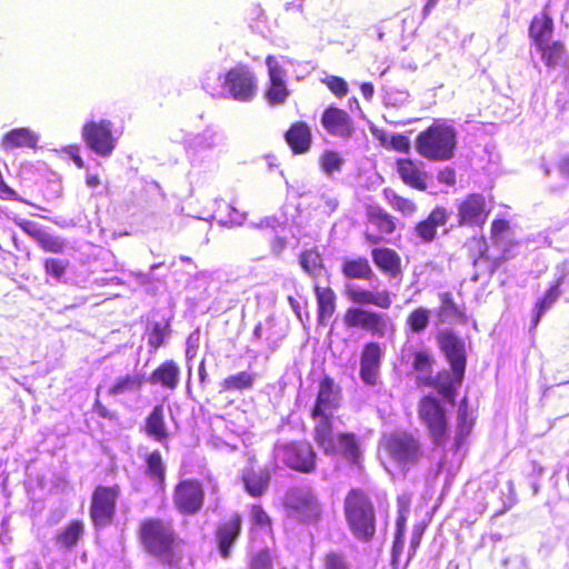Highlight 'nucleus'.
<instances>
[{"instance_id": "obj_1", "label": "nucleus", "mask_w": 569, "mask_h": 569, "mask_svg": "<svg viewBox=\"0 0 569 569\" xmlns=\"http://www.w3.org/2000/svg\"><path fill=\"white\" fill-rule=\"evenodd\" d=\"M436 341L449 369H441L436 375L423 377L422 387L433 388L439 396L453 405L466 376L468 357L466 342L451 328L440 330Z\"/></svg>"}, {"instance_id": "obj_2", "label": "nucleus", "mask_w": 569, "mask_h": 569, "mask_svg": "<svg viewBox=\"0 0 569 569\" xmlns=\"http://www.w3.org/2000/svg\"><path fill=\"white\" fill-rule=\"evenodd\" d=\"M136 536L147 556L164 567L173 569L180 567L183 559L181 547L184 540L172 520L146 517L139 522Z\"/></svg>"}, {"instance_id": "obj_3", "label": "nucleus", "mask_w": 569, "mask_h": 569, "mask_svg": "<svg viewBox=\"0 0 569 569\" xmlns=\"http://www.w3.org/2000/svg\"><path fill=\"white\" fill-rule=\"evenodd\" d=\"M342 388L330 375L325 373L318 381L315 401L309 417L316 421L312 437L315 442L328 446L331 428L335 426L333 411L341 406Z\"/></svg>"}, {"instance_id": "obj_4", "label": "nucleus", "mask_w": 569, "mask_h": 569, "mask_svg": "<svg viewBox=\"0 0 569 569\" xmlns=\"http://www.w3.org/2000/svg\"><path fill=\"white\" fill-rule=\"evenodd\" d=\"M415 147L418 154L428 161H450L457 152L458 132L451 124L435 121L417 134Z\"/></svg>"}, {"instance_id": "obj_5", "label": "nucleus", "mask_w": 569, "mask_h": 569, "mask_svg": "<svg viewBox=\"0 0 569 569\" xmlns=\"http://www.w3.org/2000/svg\"><path fill=\"white\" fill-rule=\"evenodd\" d=\"M343 513L352 535L369 541L376 533V510L369 493L362 488H351L343 499Z\"/></svg>"}, {"instance_id": "obj_6", "label": "nucleus", "mask_w": 569, "mask_h": 569, "mask_svg": "<svg viewBox=\"0 0 569 569\" xmlns=\"http://www.w3.org/2000/svg\"><path fill=\"white\" fill-rule=\"evenodd\" d=\"M380 446L392 461L403 468L418 465L423 457L420 440L412 432L407 430L392 431L383 435Z\"/></svg>"}, {"instance_id": "obj_7", "label": "nucleus", "mask_w": 569, "mask_h": 569, "mask_svg": "<svg viewBox=\"0 0 569 569\" xmlns=\"http://www.w3.org/2000/svg\"><path fill=\"white\" fill-rule=\"evenodd\" d=\"M417 412L435 446H445L449 439V420L441 400L433 393L419 398Z\"/></svg>"}, {"instance_id": "obj_8", "label": "nucleus", "mask_w": 569, "mask_h": 569, "mask_svg": "<svg viewBox=\"0 0 569 569\" xmlns=\"http://www.w3.org/2000/svg\"><path fill=\"white\" fill-rule=\"evenodd\" d=\"M343 323L348 328L361 329L377 338L393 337L396 323L389 315L363 307H349L343 315Z\"/></svg>"}, {"instance_id": "obj_9", "label": "nucleus", "mask_w": 569, "mask_h": 569, "mask_svg": "<svg viewBox=\"0 0 569 569\" xmlns=\"http://www.w3.org/2000/svg\"><path fill=\"white\" fill-rule=\"evenodd\" d=\"M274 450L277 458L290 470L307 475L317 470L318 455L307 440L280 443Z\"/></svg>"}, {"instance_id": "obj_10", "label": "nucleus", "mask_w": 569, "mask_h": 569, "mask_svg": "<svg viewBox=\"0 0 569 569\" xmlns=\"http://www.w3.org/2000/svg\"><path fill=\"white\" fill-rule=\"evenodd\" d=\"M121 495V488L114 483L112 486L98 485L91 493L89 517L96 529H102L110 526L116 518L117 502Z\"/></svg>"}, {"instance_id": "obj_11", "label": "nucleus", "mask_w": 569, "mask_h": 569, "mask_svg": "<svg viewBox=\"0 0 569 569\" xmlns=\"http://www.w3.org/2000/svg\"><path fill=\"white\" fill-rule=\"evenodd\" d=\"M284 509L301 522H317L322 516L321 503L310 488L292 487L283 498Z\"/></svg>"}, {"instance_id": "obj_12", "label": "nucleus", "mask_w": 569, "mask_h": 569, "mask_svg": "<svg viewBox=\"0 0 569 569\" xmlns=\"http://www.w3.org/2000/svg\"><path fill=\"white\" fill-rule=\"evenodd\" d=\"M204 488L198 479H182L173 488L172 502L177 512L182 516L199 513L204 506Z\"/></svg>"}, {"instance_id": "obj_13", "label": "nucleus", "mask_w": 569, "mask_h": 569, "mask_svg": "<svg viewBox=\"0 0 569 569\" xmlns=\"http://www.w3.org/2000/svg\"><path fill=\"white\" fill-rule=\"evenodd\" d=\"M229 96L241 102H249L257 96V80L246 64H237L220 76Z\"/></svg>"}, {"instance_id": "obj_14", "label": "nucleus", "mask_w": 569, "mask_h": 569, "mask_svg": "<svg viewBox=\"0 0 569 569\" xmlns=\"http://www.w3.org/2000/svg\"><path fill=\"white\" fill-rule=\"evenodd\" d=\"M326 456L339 455L350 466L362 469V449L359 438L351 431H342L335 435V426L331 428L330 443L328 446L316 442Z\"/></svg>"}, {"instance_id": "obj_15", "label": "nucleus", "mask_w": 569, "mask_h": 569, "mask_svg": "<svg viewBox=\"0 0 569 569\" xmlns=\"http://www.w3.org/2000/svg\"><path fill=\"white\" fill-rule=\"evenodd\" d=\"M110 120L88 121L81 129V138L84 143L98 156L109 157L117 146V138L112 132Z\"/></svg>"}, {"instance_id": "obj_16", "label": "nucleus", "mask_w": 569, "mask_h": 569, "mask_svg": "<svg viewBox=\"0 0 569 569\" xmlns=\"http://www.w3.org/2000/svg\"><path fill=\"white\" fill-rule=\"evenodd\" d=\"M366 220L368 227L363 237L370 244L386 242L388 237L397 230L396 218L379 206H366Z\"/></svg>"}, {"instance_id": "obj_17", "label": "nucleus", "mask_w": 569, "mask_h": 569, "mask_svg": "<svg viewBox=\"0 0 569 569\" xmlns=\"http://www.w3.org/2000/svg\"><path fill=\"white\" fill-rule=\"evenodd\" d=\"M383 356V347L379 341L369 340L363 343L359 357V377L365 385L375 387L379 383Z\"/></svg>"}, {"instance_id": "obj_18", "label": "nucleus", "mask_w": 569, "mask_h": 569, "mask_svg": "<svg viewBox=\"0 0 569 569\" xmlns=\"http://www.w3.org/2000/svg\"><path fill=\"white\" fill-rule=\"evenodd\" d=\"M458 224L460 227H481L490 213L486 197L480 192L467 194L457 206Z\"/></svg>"}, {"instance_id": "obj_19", "label": "nucleus", "mask_w": 569, "mask_h": 569, "mask_svg": "<svg viewBox=\"0 0 569 569\" xmlns=\"http://www.w3.org/2000/svg\"><path fill=\"white\" fill-rule=\"evenodd\" d=\"M326 132L332 137L348 140L356 133V124L351 114L335 104L327 106L320 118Z\"/></svg>"}, {"instance_id": "obj_20", "label": "nucleus", "mask_w": 569, "mask_h": 569, "mask_svg": "<svg viewBox=\"0 0 569 569\" xmlns=\"http://www.w3.org/2000/svg\"><path fill=\"white\" fill-rule=\"evenodd\" d=\"M266 66L269 82L264 90V99L272 107L283 104L290 97V90L286 83V70L272 54L266 57Z\"/></svg>"}, {"instance_id": "obj_21", "label": "nucleus", "mask_w": 569, "mask_h": 569, "mask_svg": "<svg viewBox=\"0 0 569 569\" xmlns=\"http://www.w3.org/2000/svg\"><path fill=\"white\" fill-rule=\"evenodd\" d=\"M242 531V517L239 512H233L228 519L220 521L214 531V539L218 543L219 553L223 559L231 555L233 545L239 539Z\"/></svg>"}, {"instance_id": "obj_22", "label": "nucleus", "mask_w": 569, "mask_h": 569, "mask_svg": "<svg viewBox=\"0 0 569 569\" xmlns=\"http://www.w3.org/2000/svg\"><path fill=\"white\" fill-rule=\"evenodd\" d=\"M449 218L446 207L435 206L425 219L415 223L413 233L422 243H431L437 239L438 228L446 227Z\"/></svg>"}, {"instance_id": "obj_23", "label": "nucleus", "mask_w": 569, "mask_h": 569, "mask_svg": "<svg viewBox=\"0 0 569 569\" xmlns=\"http://www.w3.org/2000/svg\"><path fill=\"white\" fill-rule=\"evenodd\" d=\"M345 293L356 307L375 306L380 309H389L392 305V295L388 290L373 291L360 286L346 287Z\"/></svg>"}, {"instance_id": "obj_24", "label": "nucleus", "mask_w": 569, "mask_h": 569, "mask_svg": "<svg viewBox=\"0 0 569 569\" xmlns=\"http://www.w3.org/2000/svg\"><path fill=\"white\" fill-rule=\"evenodd\" d=\"M256 459H250V465L242 471L241 480L246 492L252 498L262 497L270 485L271 475L268 468L257 467Z\"/></svg>"}, {"instance_id": "obj_25", "label": "nucleus", "mask_w": 569, "mask_h": 569, "mask_svg": "<svg viewBox=\"0 0 569 569\" xmlns=\"http://www.w3.org/2000/svg\"><path fill=\"white\" fill-rule=\"evenodd\" d=\"M396 170L401 181L418 191H426L428 188L427 172L420 162L411 158H399L396 161Z\"/></svg>"}, {"instance_id": "obj_26", "label": "nucleus", "mask_w": 569, "mask_h": 569, "mask_svg": "<svg viewBox=\"0 0 569 569\" xmlns=\"http://www.w3.org/2000/svg\"><path fill=\"white\" fill-rule=\"evenodd\" d=\"M371 259L375 266L390 279L402 276V261L400 254L389 247H375L371 249Z\"/></svg>"}, {"instance_id": "obj_27", "label": "nucleus", "mask_w": 569, "mask_h": 569, "mask_svg": "<svg viewBox=\"0 0 569 569\" xmlns=\"http://www.w3.org/2000/svg\"><path fill=\"white\" fill-rule=\"evenodd\" d=\"M144 433L156 442L167 445L170 440V431L166 423L164 408L162 403L156 405L144 419Z\"/></svg>"}, {"instance_id": "obj_28", "label": "nucleus", "mask_w": 569, "mask_h": 569, "mask_svg": "<svg viewBox=\"0 0 569 569\" xmlns=\"http://www.w3.org/2000/svg\"><path fill=\"white\" fill-rule=\"evenodd\" d=\"M284 140L293 154H303L311 148V129L305 121H295L284 132Z\"/></svg>"}, {"instance_id": "obj_29", "label": "nucleus", "mask_w": 569, "mask_h": 569, "mask_svg": "<svg viewBox=\"0 0 569 569\" xmlns=\"http://www.w3.org/2000/svg\"><path fill=\"white\" fill-rule=\"evenodd\" d=\"M181 369L172 359L162 361L149 376L152 385L160 386L166 390H176L180 383Z\"/></svg>"}, {"instance_id": "obj_30", "label": "nucleus", "mask_w": 569, "mask_h": 569, "mask_svg": "<svg viewBox=\"0 0 569 569\" xmlns=\"http://www.w3.org/2000/svg\"><path fill=\"white\" fill-rule=\"evenodd\" d=\"M340 271L348 280L371 281L375 277V271L369 260L363 256L343 258Z\"/></svg>"}, {"instance_id": "obj_31", "label": "nucleus", "mask_w": 569, "mask_h": 569, "mask_svg": "<svg viewBox=\"0 0 569 569\" xmlns=\"http://www.w3.org/2000/svg\"><path fill=\"white\" fill-rule=\"evenodd\" d=\"M2 149L10 150L13 148H38V134L30 128L19 127L7 131L0 140Z\"/></svg>"}, {"instance_id": "obj_32", "label": "nucleus", "mask_w": 569, "mask_h": 569, "mask_svg": "<svg viewBox=\"0 0 569 569\" xmlns=\"http://www.w3.org/2000/svg\"><path fill=\"white\" fill-rule=\"evenodd\" d=\"M313 292L317 301L318 322L326 325L336 312L337 295L331 287H321L317 282L313 284Z\"/></svg>"}, {"instance_id": "obj_33", "label": "nucleus", "mask_w": 569, "mask_h": 569, "mask_svg": "<svg viewBox=\"0 0 569 569\" xmlns=\"http://www.w3.org/2000/svg\"><path fill=\"white\" fill-rule=\"evenodd\" d=\"M86 527L82 520H70L53 538L54 543L64 549L72 550L84 537Z\"/></svg>"}, {"instance_id": "obj_34", "label": "nucleus", "mask_w": 569, "mask_h": 569, "mask_svg": "<svg viewBox=\"0 0 569 569\" xmlns=\"http://www.w3.org/2000/svg\"><path fill=\"white\" fill-rule=\"evenodd\" d=\"M410 358L411 369L416 372V382L418 386L422 387V378L432 376L436 358L432 351L427 347L415 349L410 353Z\"/></svg>"}, {"instance_id": "obj_35", "label": "nucleus", "mask_w": 569, "mask_h": 569, "mask_svg": "<svg viewBox=\"0 0 569 569\" xmlns=\"http://www.w3.org/2000/svg\"><path fill=\"white\" fill-rule=\"evenodd\" d=\"M553 20L546 12L535 16L529 24L528 33L531 42L535 46L543 44L546 41H550L553 33Z\"/></svg>"}, {"instance_id": "obj_36", "label": "nucleus", "mask_w": 569, "mask_h": 569, "mask_svg": "<svg viewBox=\"0 0 569 569\" xmlns=\"http://www.w3.org/2000/svg\"><path fill=\"white\" fill-rule=\"evenodd\" d=\"M144 473L163 492L166 490V465L159 450H153L144 458Z\"/></svg>"}, {"instance_id": "obj_37", "label": "nucleus", "mask_w": 569, "mask_h": 569, "mask_svg": "<svg viewBox=\"0 0 569 569\" xmlns=\"http://www.w3.org/2000/svg\"><path fill=\"white\" fill-rule=\"evenodd\" d=\"M257 376L251 371H238L227 376L220 382L221 391L224 392H242L253 388Z\"/></svg>"}, {"instance_id": "obj_38", "label": "nucleus", "mask_w": 569, "mask_h": 569, "mask_svg": "<svg viewBox=\"0 0 569 569\" xmlns=\"http://www.w3.org/2000/svg\"><path fill=\"white\" fill-rule=\"evenodd\" d=\"M144 376L141 373L126 375L116 380L108 389L109 396H119L126 392H137L144 385Z\"/></svg>"}, {"instance_id": "obj_39", "label": "nucleus", "mask_w": 569, "mask_h": 569, "mask_svg": "<svg viewBox=\"0 0 569 569\" xmlns=\"http://www.w3.org/2000/svg\"><path fill=\"white\" fill-rule=\"evenodd\" d=\"M536 48L540 52L542 62L548 68H555L566 53L565 44L560 40L546 41L543 44L536 46Z\"/></svg>"}, {"instance_id": "obj_40", "label": "nucleus", "mask_w": 569, "mask_h": 569, "mask_svg": "<svg viewBox=\"0 0 569 569\" xmlns=\"http://www.w3.org/2000/svg\"><path fill=\"white\" fill-rule=\"evenodd\" d=\"M430 318L431 311L425 306H418L408 312L405 323L412 333H421L429 327Z\"/></svg>"}, {"instance_id": "obj_41", "label": "nucleus", "mask_w": 569, "mask_h": 569, "mask_svg": "<svg viewBox=\"0 0 569 569\" xmlns=\"http://www.w3.org/2000/svg\"><path fill=\"white\" fill-rule=\"evenodd\" d=\"M382 193L391 208L400 212L403 217H411L417 212L418 207L410 198L400 196L390 188H385Z\"/></svg>"}, {"instance_id": "obj_42", "label": "nucleus", "mask_w": 569, "mask_h": 569, "mask_svg": "<svg viewBox=\"0 0 569 569\" xmlns=\"http://www.w3.org/2000/svg\"><path fill=\"white\" fill-rule=\"evenodd\" d=\"M301 268L312 278H318L325 269L323 259L318 249H307L299 254Z\"/></svg>"}, {"instance_id": "obj_43", "label": "nucleus", "mask_w": 569, "mask_h": 569, "mask_svg": "<svg viewBox=\"0 0 569 569\" xmlns=\"http://www.w3.org/2000/svg\"><path fill=\"white\" fill-rule=\"evenodd\" d=\"M473 428V419L469 417L468 403L465 398L457 410V435L456 445L460 447Z\"/></svg>"}, {"instance_id": "obj_44", "label": "nucleus", "mask_w": 569, "mask_h": 569, "mask_svg": "<svg viewBox=\"0 0 569 569\" xmlns=\"http://www.w3.org/2000/svg\"><path fill=\"white\" fill-rule=\"evenodd\" d=\"M440 307L439 310L442 315L451 317L453 320L461 323L467 322V315L465 310L459 307L450 291H445L439 295Z\"/></svg>"}, {"instance_id": "obj_45", "label": "nucleus", "mask_w": 569, "mask_h": 569, "mask_svg": "<svg viewBox=\"0 0 569 569\" xmlns=\"http://www.w3.org/2000/svg\"><path fill=\"white\" fill-rule=\"evenodd\" d=\"M34 241L48 252L61 253L66 248V242L61 238L50 233L44 228H41Z\"/></svg>"}, {"instance_id": "obj_46", "label": "nucleus", "mask_w": 569, "mask_h": 569, "mask_svg": "<svg viewBox=\"0 0 569 569\" xmlns=\"http://www.w3.org/2000/svg\"><path fill=\"white\" fill-rule=\"evenodd\" d=\"M69 261L60 258H47L43 261V269L47 276L52 277L57 282H62Z\"/></svg>"}, {"instance_id": "obj_47", "label": "nucleus", "mask_w": 569, "mask_h": 569, "mask_svg": "<svg viewBox=\"0 0 569 569\" xmlns=\"http://www.w3.org/2000/svg\"><path fill=\"white\" fill-rule=\"evenodd\" d=\"M322 569H351V566L343 552L329 550L322 557Z\"/></svg>"}, {"instance_id": "obj_48", "label": "nucleus", "mask_w": 569, "mask_h": 569, "mask_svg": "<svg viewBox=\"0 0 569 569\" xmlns=\"http://www.w3.org/2000/svg\"><path fill=\"white\" fill-rule=\"evenodd\" d=\"M320 167L327 173L331 174L335 171H340L343 164V159L337 151L325 150L320 156Z\"/></svg>"}, {"instance_id": "obj_49", "label": "nucleus", "mask_w": 569, "mask_h": 569, "mask_svg": "<svg viewBox=\"0 0 569 569\" xmlns=\"http://www.w3.org/2000/svg\"><path fill=\"white\" fill-rule=\"evenodd\" d=\"M249 515H250V520L252 522V526L254 528L271 529L272 519L261 505H259V503L251 505L250 509H249Z\"/></svg>"}, {"instance_id": "obj_50", "label": "nucleus", "mask_w": 569, "mask_h": 569, "mask_svg": "<svg viewBox=\"0 0 569 569\" xmlns=\"http://www.w3.org/2000/svg\"><path fill=\"white\" fill-rule=\"evenodd\" d=\"M169 333L170 329L168 323L161 325L159 322H154L151 330L148 332L149 347L153 350H157L164 343Z\"/></svg>"}, {"instance_id": "obj_51", "label": "nucleus", "mask_w": 569, "mask_h": 569, "mask_svg": "<svg viewBox=\"0 0 569 569\" xmlns=\"http://www.w3.org/2000/svg\"><path fill=\"white\" fill-rule=\"evenodd\" d=\"M321 82L333 93L338 99L345 98L349 92L347 81L339 76H327L321 79Z\"/></svg>"}, {"instance_id": "obj_52", "label": "nucleus", "mask_w": 569, "mask_h": 569, "mask_svg": "<svg viewBox=\"0 0 569 569\" xmlns=\"http://www.w3.org/2000/svg\"><path fill=\"white\" fill-rule=\"evenodd\" d=\"M510 230V222L503 218L493 219L490 227V239L495 244L500 243Z\"/></svg>"}, {"instance_id": "obj_53", "label": "nucleus", "mask_w": 569, "mask_h": 569, "mask_svg": "<svg viewBox=\"0 0 569 569\" xmlns=\"http://www.w3.org/2000/svg\"><path fill=\"white\" fill-rule=\"evenodd\" d=\"M249 569H273V561L268 549L256 552L249 561Z\"/></svg>"}, {"instance_id": "obj_54", "label": "nucleus", "mask_w": 569, "mask_h": 569, "mask_svg": "<svg viewBox=\"0 0 569 569\" xmlns=\"http://www.w3.org/2000/svg\"><path fill=\"white\" fill-rule=\"evenodd\" d=\"M560 281L551 284L548 290L545 292L543 297L540 298L536 305L535 309H539V311H545L549 308L559 297L560 295Z\"/></svg>"}, {"instance_id": "obj_55", "label": "nucleus", "mask_w": 569, "mask_h": 569, "mask_svg": "<svg viewBox=\"0 0 569 569\" xmlns=\"http://www.w3.org/2000/svg\"><path fill=\"white\" fill-rule=\"evenodd\" d=\"M390 146L393 150L405 153H408L411 148L409 138L401 133L392 134L390 137Z\"/></svg>"}, {"instance_id": "obj_56", "label": "nucleus", "mask_w": 569, "mask_h": 569, "mask_svg": "<svg viewBox=\"0 0 569 569\" xmlns=\"http://www.w3.org/2000/svg\"><path fill=\"white\" fill-rule=\"evenodd\" d=\"M437 180L441 184L453 187L457 182L456 170L452 167H445L437 173Z\"/></svg>"}, {"instance_id": "obj_57", "label": "nucleus", "mask_w": 569, "mask_h": 569, "mask_svg": "<svg viewBox=\"0 0 569 569\" xmlns=\"http://www.w3.org/2000/svg\"><path fill=\"white\" fill-rule=\"evenodd\" d=\"M93 411L101 418L107 420H116L118 415L114 410L109 409L102 401L97 398L93 402Z\"/></svg>"}, {"instance_id": "obj_58", "label": "nucleus", "mask_w": 569, "mask_h": 569, "mask_svg": "<svg viewBox=\"0 0 569 569\" xmlns=\"http://www.w3.org/2000/svg\"><path fill=\"white\" fill-rule=\"evenodd\" d=\"M425 530H426V525H423V523H417L413 527L412 533H411V539H410L411 555H415L417 549L419 548L422 536L425 533Z\"/></svg>"}, {"instance_id": "obj_59", "label": "nucleus", "mask_w": 569, "mask_h": 569, "mask_svg": "<svg viewBox=\"0 0 569 569\" xmlns=\"http://www.w3.org/2000/svg\"><path fill=\"white\" fill-rule=\"evenodd\" d=\"M19 228L23 230L28 236H30L33 240L41 230V226L31 220H20L17 222Z\"/></svg>"}, {"instance_id": "obj_60", "label": "nucleus", "mask_w": 569, "mask_h": 569, "mask_svg": "<svg viewBox=\"0 0 569 569\" xmlns=\"http://www.w3.org/2000/svg\"><path fill=\"white\" fill-rule=\"evenodd\" d=\"M405 537L395 536L391 549V562L397 565L402 553Z\"/></svg>"}, {"instance_id": "obj_61", "label": "nucleus", "mask_w": 569, "mask_h": 569, "mask_svg": "<svg viewBox=\"0 0 569 569\" xmlns=\"http://www.w3.org/2000/svg\"><path fill=\"white\" fill-rule=\"evenodd\" d=\"M63 150L67 154L70 156V158L73 160L74 164L79 169H82L84 167V162L80 156V148L78 144L67 146Z\"/></svg>"}, {"instance_id": "obj_62", "label": "nucleus", "mask_w": 569, "mask_h": 569, "mask_svg": "<svg viewBox=\"0 0 569 569\" xmlns=\"http://www.w3.org/2000/svg\"><path fill=\"white\" fill-rule=\"evenodd\" d=\"M406 526H407L406 510H401L397 517L395 536L405 537Z\"/></svg>"}, {"instance_id": "obj_63", "label": "nucleus", "mask_w": 569, "mask_h": 569, "mask_svg": "<svg viewBox=\"0 0 569 569\" xmlns=\"http://www.w3.org/2000/svg\"><path fill=\"white\" fill-rule=\"evenodd\" d=\"M360 90L366 100H371L375 93L373 86L370 82H362Z\"/></svg>"}, {"instance_id": "obj_64", "label": "nucleus", "mask_w": 569, "mask_h": 569, "mask_svg": "<svg viewBox=\"0 0 569 569\" xmlns=\"http://www.w3.org/2000/svg\"><path fill=\"white\" fill-rule=\"evenodd\" d=\"M0 191L3 193V197L6 199H17L16 191L12 188H10L4 181L0 182Z\"/></svg>"}]
</instances>
